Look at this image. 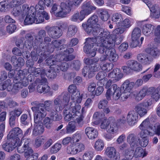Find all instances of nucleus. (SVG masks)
Here are the masks:
<instances>
[{"label": "nucleus", "mask_w": 160, "mask_h": 160, "mask_svg": "<svg viewBox=\"0 0 160 160\" xmlns=\"http://www.w3.org/2000/svg\"><path fill=\"white\" fill-rule=\"evenodd\" d=\"M70 99V96L67 92H63L55 98L53 101V106L52 105V101L47 100L45 101V109L49 105L48 108H52L58 112L61 111L63 108V106L68 105Z\"/></svg>", "instance_id": "1"}, {"label": "nucleus", "mask_w": 160, "mask_h": 160, "mask_svg": "<svg viewBox=\"0 0 160 160\" xmlns=\"http://www.w3.org/2000/svg\"><path fill=\"white\" fill-rule=\"evenodd\" d=\"M98 21V16L93 14L88 19L86 22L83 23L82 26L88 34L91 35L94 29L98 27H100L99 25L97 24Z\"/></svg>", "instance_id": "2"}, {"label": "nucleus", "mask_w": 160, "mask_h": 160, "mask_svg": "<svg viewBox=\"0 0 160 160\" xmlns=\"http://www.w3.org/2000/svg\"><path fill=\"white\" fill-rule=\"evenodd\" d=\"M36 115V116H34L35 124L32 134V135L34 136L40 135L44 132L43 124L41 122V121L46 116L44 113L39 116L37 114Z\"/></svg>", "instance_id": "3"}, {"label": "nucleus", "mask_w": 160, "mask_h": 160, "mask_svg": "<svg viewBox=\"0 0 160 160\" xmlns=\"http://www.w3.org/2000/svg\"><path fill=\"white\" fill-rule=\"evenodd\" d=\"M98 42L97 46L98 47L96 50L100 53L103 54L105 52V54H108L109 52V50L112 48L113 42L112 40H103L101 39Z\"/></svg>", "instance_id": "4"}, {"label": "nucleus", "mask_w": 160, "mask_h": 160, "mask_svg": "<svg viewBox=\"0 0 160 160\" xmlns=\"http://www.w3.org/2000/svg\"><path fill=\"white\" fill-rule=\"evenodd\" d=\"M127 66H124L122 68L123 72L128 74L129 73L130 70L135 71L139 72L142 70V66L141 64L136 60H130L128 61L126 63Z\"/></svg>", "instance_id": "5"}, {"label": "nucleus", "mask_w": 160, "mask_h": 160, "mask_svg": "<svg viewBox=\"0 0 160 160\" xmlns=\"http://www.w3.org/2000/svg\"><path fill=\"white\" fill-rule=\"evenodd\" d=\"M122 92L121 88L118 87L117 84L112 85L107 90L106 94L107 99L108 100H110L111 96L112 95L114 99L115 100H118L120 98Z\"/></svg>", "instance_id": "6"}, {"label": "nucleus", "mask_w": 160, "mask_h": 160, "mask_svg": "<svg viewBox=\"0 0 160 160\" xmlns=\"http://www.w3.org/2000/svg\"><path fill=\"white\" fill-rule=\"evenodd\" d=\"M82 10L80 12L81 15L80 19L83 20L86 16L89 15L92 12L96 9V7L91 5L90 2H85L82 4L81 7Z\"/></svg>", "instance_id": "7"}, {"label": "nucleus", "mask_w": 160, "mask_h": 160, "mask_svg": "<svg viewBox=\"0 0 160 160\" xmlns=\"http://www.w3.org/2000/svg\"><path fill=\"white\" fill-rule=\"evenodd\" d=\"M91 35L97 37L98 38V39L103 40H107L112 37L109 32L103 30L100 27H98L94 28L93 33H92Z\"/></svg>", "instance_id": "8"}, {"label": "nucleus", "mask_w": 160, "mask_h": 160, "mask_svg": "<svg viewBox=\"0 0 160 160\" xmlns=\"http://www.w3.org/2000/svg\"><path fill=\"white\" fill-rule=\"evenodd\" d=\"M28 73H33L35 77L40 76V78H37V79H40V83L46 82L47 81L46 78L45 77V71L43 68H30L28 69Z\"/></svg>", "instance_id": "9"}, {"label": "nucleus", "mask_w": 160, "mask_h": 160, "mask_svg": "<svg viewBox=\"0 0 160 160\" xmlns=\"http://www.w3.org/2000/svg\"><path fill=\"white\" fill-rule=\"evenodd\" d=\"M48 35L51 38H60L62 34V30L60 27L52 26L50 27L47 26L45 27Z\"/></svg>", "instance_id": "10"}, {"label": "nucleus", "mask_w": 160, "mask_h": 160, "mask_svg": "<svg viewBox=\"0 0 160 160\" xmlns=\"http://www.w3.org/2000/svg\"><path fill=\"white\" fill-rule=\"evenodd\" d=\"M31 105L35 106L31 108L32 110L34 112V116H36L37 114H38L39 116L43 113L45 114V115H46L47 113L45 108V101L44 103H39L36 101L33 102L31 103Z\"/></svg>", "instance_id": "11"}, {"label": "nucleus", "mask_w": 160, "mask_h": 160, "mask_svg": "<svg viewBox=\"0 0 160 160\" xmlns=\"http://www.w3.org/2000/svg\"><path fill=\"white\" fill-rule=\"evenodd\" d=\"M18 143L17 139L7 138L6 142L2 145V148L6 151L11 152L17 147Z\"/></svg>", "instance_id": "12"}, {"label": "nucleus", "mask_w": 160, "mask_h": 160, "mask_svg": "<svg viewBox=\"0 0 160 160\" xmlns=\"http://www.w3.org/2000/svg\"><path fill=\"white\" fill-rule=\"evenodd\" d=\"M61 12L59 14V17L63 18L69 13L73 8L71 1H67L66 2H62L61 3Z\"/></svg>", "instance_id": "13"}, {"label": "nucleus", "mask_w": 160, "mask_h": 160, "mask_svg": "<svg viewBox=\"0 0 160 160\" xmlns=\"http://www.w3.org/2000/svg\"><path fill=\"white\" fill-rule=\"evenodd\" d=\"M69 65L66 62H61V61L58 60L54 65L51 66V68L58 74L61 71L64 72L68 68Z\"/></svg>", "instance_id": "14"}, {"label": "nucleus", "mask_w": 160, "mask_h": 160, "mask_svg": "<svg viewBox=\"0 0 160 160\" xmlns=\"http://www.w3.org/2000/svg\"><path fill=\"white\" fill-rule=\"evenodd\" d=\"M28 10V7L25 5L22 6H17L14 8L11 12V13L15 17L21 16L23 18L25 16V13Z\"/></svg>", "instance_id": "15"}, {"label": "nucleus", "mask_w": 160, "mask_h": 160, "mask_svg": "<svg viewBox=\"0 0 160 160\" xmlns=\"http://www.w3.org/2000/svg\"><path fill=\"white\" fill-rule=\"evenodd\" d=\"M138 119V114L134 110L130 111L126 118L127 123L131 126L134 125L137 122Z\"/></svg>", "instance_id": "16"}, {"label": "nucleus", "mask_w": 160, "mask_h": 160, "mask_svg": "<svg viewBox=\"0 0 160 160\" xmlns=\"http://www.w3.org/2000/svg\"><path fill=\"white\" fill-rule=\"evenodd\" d=\"M22 132L21 129L18 127L13 128L9 132L7 136L8 138H11L12 139H17V141L18 142L19 138L22 137Z\"/></svg>", "instance_id": "17"}, {"label": "nucleus", "mask_w": 160, "mask_h": 160, "mask_svg": "<svg viewBox=\"0 0 160 160\" xmlns=\"http://www.w3.org/2000/svg\"><path fill=\"white\" fill-rule=\"evenodd\" d=\"M139 137L134 133L129 134L127 137V141L130 144L131 147L133 148L139 146L138 139Z\"/></svg>", "instance_id": "18"}, {"label": "nucleus", "mask_w": 160, "mask_h": 160, "mask_svg": "<svg viewBox=\"0 0 160 160\" xmlns=\"http://www.w3.org/2000/svg\"><path fill=\"white\" fill-rule=\"evenodd\" d=\"M48 107L49 105L48 106H47L46 109H45V110L49 112L50 116L52 121H59L61 120L62 119V116L58 114L57 113L58 112L56 110H53L52 108H49Z\"/></svg>", "instance_id": "19"}, {"label": "nucleus", "mask_w": 160, "mask_h": 160, "mask_svg": "<svg viewBox=\"0 0 160 160\" xmlns=\"http://www.w3.org/2000/svg\"><path fill=\"white\" fill-rule=\"evenodd\" d=\"M138 60L144 64H149L152 61V58L145 53H140L137 56Z\"/></svg>", "instance_id": "20"}, {"label": "nucleus", "mask_w": 160, "mask_h": 160, "mask_svg": "<svg viewBox=\"0 0 160 160\" xmlns=\"http://www.w3.org/2000/svg\"><path fill=\"white\" fill-rule=\"evenodd\" d=\"M33 33H27L25 36L26 41L24 42V46L28 49H30L33 46H35V44H33L34 40Z\"/></svg>", "instance_id": "21"}, {"label": "nucleus", "mask_w": 160, "mask_h": 160, "mask_svg": "<svg viewBox=\"0 0 160 160\" xmlns=\"http://www.w3.org/2000/svg\"><path fill=\"white\" fill-rule=\"evenodd\" d=\"M85 132L88 137L91 139H93L97 138L98 135L97 130L90 127L86 128L85 129Z\"/></svg>", "instance_id": "22"}, {"label": "nucleus", "mask_w": 160, "mask_h": 160, "mask_svg": "<svg viewBox=\"0 0 160 160\" xmlns=\"http://www.w3.org/2000/svg\"><path fill=\"white\" fill-rule=\"evenodd\" d=\"M150 94L153 100L157 102L160 98V87L157 88L154 87L149 88Z\"/></svg>", "instance_id": "23"}, {"label": "nucleus", "mask_w": 160, "mask_h": 160, "mask_svg": "<svg viewBox=\"0 0 160 160\" xmlns=\"http://www.w3.org/2000/svg\"><path fill=\"white\" fill-rule=\"evenodd\" d=\"M135 111L140 117H142L147 113L148 111L145 108L144 104L140 103L136 105L134 108Z\"/></svg>", "instance_id": "24"}, {"label": "nucleus", "mask_w": 160, "mask_h": 160, "mask_svg": "<svg viewBox=\"0 0 160 160\" xmlns=\"http://www.w3.org/2000/svg\"><path fill=\"white\" fill-rule=\"evenodd\" d=\"M134 85V82H130L128 80H126L122 85L121 90L126 93H129Z\"/></svg>", "instance_id": "25"}, {"label": "nucleus", "mask_w": 160, "mask_h": 160, "mask_svg": "<svg viewBox=\"0 0 160 160\" xmlns=\"http://www.w3.org/2000/svg\"><path fill=\"white\" fill-rule=\"evenodd\" d=\"M11 61L13 66L17 68L24 65V59L21 57H19L18 59L15 56H13L11 57Z\"/></svg>", "instance_id": "26"}, {"label": "nucleus", "mask_w": 160, "mask_h": 160, "mask_svg": "<svg viewBox=\"0 0 160 160\" xmlns=\"http://www.w3.org/2000/svg\"><path fill=\"white\" fill-rule=\"evenodd\" d=\"M145 52L154 58H158L160 55V51L157 48L152 47L148 48L145 49Z\"/></svg>", "instance_id": "27"}, {"label": "nucleus", "mask_w": 160, "mask_h": 160, "mask_svg": "<svg viewBox=\"0 0 160 160\" xmlns=\"http://www.w3.org/2000/svg\"><path fill=\"white\" fill-rule=\"evenodd\" d=\"M123 76V74L120 72L119 69L118 68L114 69L113 71L110 72L108 77L110 78H114L117 81L121 79Z\"/></svg>", "instance_id": "28"}, {"label": "nucleus", "mask_w": 160, "mask_h": 160, "mask_svg": "<svg viewBox=\"0 0 160 160\" xmlns=\"http://www.w3.org/2000/svg\"><path fill=\"white\" fill-rule=\"evenodd\" d=\"M40 79H36L37 82L39 83L38 85L37 90L38 92L42 93V92L47 93L49 91L50 88L47 85L44 84L45 83H40Z\"/></svg>", "instance_id": "29"}, {"label": "nucleus", "mask_w": 160, "mask_h": 160, "mask_svg": "<svg viewBox=\"0 0 160 160\" xmlns=\"http://www.w3.org/2000/svg\"><path fill=\"white\" fill-rule=\"evenodd\" d=\"M35 46H33L34 51L31 52L30 56L32 60L33 61H36L38 58V54L40 52V49L38 47V44L37 42H35Z\"/></svg>", "instance_id": "30"}, {"label": "nucleus", "mask_w": 160, "mask_h": 160, "mask_svg": "<svg viewBox=\"0 0 160 160\" xmlns=\"http://www.w3.org/2000/svg\"><path fill=\"white\" fill-rule=\"evenodd\" d=\"M154 29V26L151 24H145L142 27V33L146 36H149L152 33Z\"/></svg>", "instance_id": "31"}, {"label": "nucleus", "mask_w": 160, "mask_h": 160, "mask_svg": "<svg viewBox=\"0 0 160 160\" xmlns=\"http://www.w3.org/2000/svg\"><path fill=\"white\" fill-rule=\"evenodd\" d=\"M149 91V88L146 86L143 87L137 94L136 97V99L138 100H142L146 95L150 94Z\"/></svg>", "instance_id": "32"}, {"label": "nucleus", "mask_w": 160, "mask_h": 160, "mask_svg": "<svg viewBox=\"0 0 160 160\" xmlns=\"http://www.w3.org/2000/svg\"><path fill=\"white\" fill-rule=\"evenodd\" d=\"M12 86L11 80L10 79H8L3 83H0V89L4 90L6 89L8 91L12 90Z\"/></svg>", "instance_id": "33"}, {"label": "nucleus", "mask_w": 160, "mask_h": 160, "mask_svg": "<svg viewBox=\"0 0 160 160\" xmlns=\"http://www.w3.org/2000/svg\"><path fill=\"white\" fill-rule=\"evenodd\" d=\"M93 48L88 44H85L84 47V51L88 54L89 57H94L96 55V50L95 48Z\"/></svg>", "instance_id": "34"}, {"label": "nucleus", "mask_w": 160, "mask_h": 160, "mask_svg": "<svg viewBox=\"0 0 160 160\" xmlns=\"http://www.w3.org/2000/svg\"><path fill=\"white\" fill-rule=\"evenodd\" d=\"M111 119L112 121V122H110V127L108 129L107 131L108 132L112 133L113 134L117 132L118 128L116 123L114 122V118L113 117H109V120L110 121Z\"/></svg>", "instance_id": "35"}, {"label": "nucleus", "mask_w": 160, "mask_h": 160, "mask_svg": "<svg viewBox=\"0 0 160 160\" xmlns=\"http://www.w3.org/2000/svg\"><path fill=\"white\" fill-rule=\"evenodd\" d=\"M98 14L101 19L103 21H107L109 17V15L107 10L101 8L98 10Z\"/></svg>", "instance_id": "36"}, {"label": "nucleus", "mask_w": 160, "mask_h": 160, "mask_svg": "<svg viewBox=\"0 0 160 160\" xmlns=\"http://www.w3.org/2000/svg\"><path fill=\"white\" fill-rule=\"evenodd\" d=\"M112 20L113 24H116L117 27H119L121 25V22L122 21L123 18L121 14L117 13L113 16Z\"/></svg>", "instance_id": "37"}, {"label": "nucleus", "mask_w": 160, "mask_h": 160, "mask_svg": "<svg viewBox=\"0 0 160 160\" xmlns=\"http://www.w3.org/2000/svg\"><path fill=\"white\" fill-rule=\"evenodd\" d=\"M109 52L110 53L108 54L109 60L112 62L116 61L118 59V55L116 54L115 50L112 48L110 50H109Z\"/></svg>", "instance_id": "38"}, {"label": "nucleus", "mask_w": 160, "mask_h": 160, "mask_svg": "<svg viewBox=\"0 0 160 160\" xmlns=\"http://www.w3.org/2000/svg\"><path fill=\"white\" fill-rule=\"evenodd\" d=\"M106 153L108 157L110 158H115V159H117V157H116V151L113 147L107 148L106 150Z\"/></svg>", "instance_id": "39"}, {"label": "nucleus", "mask_w": 160, "mask_h": 160, "mask_svg": "<svg viewBox=\"0 0 160 160\" xmlns=\"http://www.w3.org/2000/svg\"><path fill=\"white\" fill-rule=\"evenodd\" d=\"M153 125L151 124L149 121V118H147L142 122V123L139 126V128L140 129H152Z\"/></svg>", "instance_id": "40"}, {"label": "nucleus", "mask_w": 160, "mask_h": 160, "mask_svg": "<svg viewBox=\"0 0 160 160\" xmlns=\"http://www.w3.org/2000/svg\"><path fill=\"white\" fill-rule=\"evenodd\" d=\"M95 38H88L86 39V42H85V44H88L91 47H93L94 45H97V43L98 41H100L101 39H98V38L97 37H94Z\"/></svg>", "instance_id": "41"}, {"label": "nucleus", "mask_w": 160, "mask_h": 160, "mask_svg": "<svg viewBox=\"0 0 160 160\" xmlns=\"http://www.w3.org/2000/svg\"><path fill=\"white\" fill-rule=\"evenodd\" d=\"M46 35V31L43 29H42L39 31L37 35L34 37L35 40L36 41H42L43 40V38Z\"/></svg>", "instance_id": "42"}, {"label": "nucleus", "mask_w": 160, "mask_h": 160, "mask_svg": "<svg viewBox=\"0 0 160 160\" xmlns=\"http://www.w3.org/2000/svg\"><path fill=\"white\" fill-rule=\"evenodd\" d=\"M124 38V37L122 35H120L119 36L116 37L115 36H112L108 40H112L113 45L112 48L114 45V44H119L122 41Z\"/></svg>", "instance_id": "43"}, {"label": "nucleus", "mask_w": 160, "mask_h": 160, "mask_svg": "<svg viewBox=\"0 0 160 160\" xmlns=\"http://www.w3.org/2000/svg\"><path fill=\"white\" fill-rule=\"evenodd\" d=\"M51 56L46 60V63L47 65L50 66V68L52 65H54L56 62L59 60V58H58V54L56 55L54 57Z\"/></svg>", "instance_id": "44"}, {"label": "nucleus", "mask_w": 160, "mask_h": 160, "mask_svg": "<svg viewBox=\"0 0 160 160\" xmlns=\"http://www.w3.org/2000/svg\"><path fill=\"white\" fill-rule=\"evenodd\" d=\"M77 27L74 25H70L68 28L67 32V36L69 37L73 36L77 32Z\"/></svg>", "instance_id": "45"}, {"label": "nucleus", "mask_w": 160, "mask_h": 160, "mask_svg": "<svg viewBox=\"0 0 160 160\" xmlns=\"http://www.w3.org/2000/svg\"><path fill=\"white\" fill-rule=\"evenodd\" d=\"M104 146V144L103 141L101 139H98L95 142L94 147L96 151H100L103 150Z\"/></svg>", "instance_id": "46"}, {"label": "nucleus", "mask_w": 160, "mask_h": 160, "mask_svg": "<svg viewBox=\"0 0 160 160\" xmlns=\"http://www.w3.org/2000/svg\"><path fill=\"white\" fill-rule=\"evenodd\" d=\"M72 93V99L74 100V102L76 101V102L78 103H80L82 100V96L80 95V92L78 90L76 92H74Z\"/></svg>", "instance_id": "47"}, {"label": "nucleus", "mask_w": 160, "mask_h": 160, "mask_svg": "<svg viewBox=\"0 0 160 160\" xmlns=\"http://www.w3.org/2000/svg\"><path fill=\"white\" fill-rule=\"evenodd\" d=\"M67 152L68 154L72 155H75L78 153L74 143L67 147Z\"/></svg>", "instance_id": "48"}, {"label": "nucleus", "mask_w": 160, "mask_h": 160, "mask_svg": "<svg viewBox=\"0 0 160 160\" xmlns=\"http://www.w3.org/2000/svg\"><path fill=\"white\" fill-rule=\"evenodd\" d=\"M90 72L91 73L90 74L89 77H92L94 75V72L98 71L100 69L99 65L98 64H94L89 66Z\"/></svg>", "instance_id": "49"}, {"label": "nucleus", "mask_w": 160, "mask_h": 160, "mask_svg": "<svg viewBox=\"0 0 160 160\" xmlns=\"http://www.w3.org/2000/svg\"><path fill=\"white\" fill-rule=\"evenodd\" d=\"M51 12L52 13H55L56 12V16L59 17L58 14L61 12V4L58 5L56 3L54 4L52 7Z\"/></svg>", "instance_id": "50"}, {"label": "nucleus", "mask_w": 160, "mask_h": 160, "mask_svg": "<svg viewBox=\"0 0 160 160\" xmlns=\"http://www.w3.org/2000/svg\"><path fill=\"white\" fill-rule=\"evenodd\" d=\"M79 103H77L73 101L71 102L70 103L71 108L72 109L71 111L73 113H75L81 108L80 105L78 104Z\"/></svg>", "instance_id": "51"}, {"label": "nucleus", "mask_w": 160, "mask_h": 160, "mask_svg": "<svg viewBox=\"0 0 160 160\" xmlns=\"http://www.w3.org/2000/svg\"><path fill=\"white\" fill-rule=\"evenodd\" d=\"M74 58L72 55H69L64 56L61 54H58V58H59V60L61 61V62L62 61H71Z\"/></svg>", "instance_id": "52"}, {"label": "nucleus", "mask_w": 160, "mask_h": 160, "mask_svg": "<svg viewBox=\"0 0 160 160\" xmlns=\"http://www.w3.org/2000/svg\"><path fill=\"white\" fill-rule=\"evenodd\" d=\"M35 17L34 16H28L27 15L24 20V23L25 25H28L35 23Z\"/></svg>", "instance_id": "53"}, {"label": "nucleus", "mask_w": 160, "mask_h": 160, "mask_svg": "<svg viewBox=\"0 0 160 160\" xmlns=\"http://www.w3.org/2000/svg\"><path fill=\"white\" fill-rule=\"evenodd\" d=\"M9 2L8 0H5L0 2V11H4L9 7Z\"/></svg>", "instance_id": "54"}, {"label": "nucleus", "mask_w": 160, "mask_h": 160, "mask_svg": "<svg viewBox=\"0 0 160 160\" xmlns=\"http://www.w3.org/2000/svg\"><path fill=\"white\" fill-rule=\"evenodd\" d=\"M141 131L139 133L140 138H148L147 136L151 135L152 134V133L146 129L143 128V129H141Z\"/></svg>", "instance_id": "55"}, {"label": "nucleus", "mask_w": 160, "mask_h": 160, "mask_svg": "<svg viewBox=\"0 0 160 160\" xmlns=\"http://www.w3.org/2000/svg\"><path fill=\"white\" fill-rule=\"evenodd\" d=\"M76 130V126L74 122H70L66 128L67 133H71Z\"/></svg>", "instance_id": "56"}, {"label": "nucleus", "mask_w": 160, "mask_h": 160, "mask_svg": "<svg viewBox=\"0 0 160 160\" xmlns=\"http://www.w3.org/2000/svg\"><path fill=\"white\" fill-rule=\"evenodd\" d=\"M25 5L27 6L28 9V10L25 13V16L26 15H28V16H34L35 17L36 11L35 7L33 6H31L29 8L28 5Z\"/></svg>", "instance_id": "57"}, {"label": "nucleus", "mask_w": 160, "mask_h": 160, "mask_svg": "<svg viewBox=\"0 0 160 160\" xmlns=\"http://www.w3.org/2000/svg\"><path fill=\"white\" fill-rule=\"evenodd\" d=\"M134 155V151L133 150L127 149L125 150L124 156L128 160H131Z\"/></svg>", "instance_id": "58"}, {"label": "nucleus", "mask_w": 160, "mask_h": 160, "mask_svg": "<svg viewBox=\"0 0 160 160\" xmlns=\"http://www.w3.org/2000/svg\"><path fill=\"white\" fill-rule=\"evenodd\" d=\"M141 34V30L138 28H136L133 30L132 34V38L139 39Z\"/></svg>", "instance_id": "59"}, {"label": "nucleus", "mask_w": 160, "mask_h": 160, "mask_svg": "<svg viewBox=\"0 0 160 160\" xmlns=\"http://www.w3.org/2000/svg\"><path fill=\"white\" fill-rule=\"evenodd\" d=\"M58 74L51 68L46 72H45V76L46 75L48 78L52 79L55 78Z\"/></svg>", "instance_id": "60"}, {"label": "nucleus", "mask_w": 160, "mask_h": 160, "mask_svg": "<svg viewBox=\"0 0 160 160\" xmlns=\"http://www.w3.org/2000/svg\"><path fill=\"white\" fill-rule=\"evenodd\" d=\"M62 145L59 143H56L50 148V152L51 153H55L58 152L61 149Z\"/></svg>", "instance_id": "61"}, {"label": "nucleus", "mask_w": 160, "mask_h": 160, "mask_svg": "<svg viewBox=\"0 0 160 160\" xmlns=\"http://www.w3.org/2000/svg\"><path fill=\"white\" fill-rule=\"evenodd\" d=\"M94 156L93 152L91 151H86L83 156L84 160H91Z\"/></svg>", "instance_id": "62"}, {"label": "nucleus", "mask_w": 160, "mask_h": 160, "mask_svg": "<svg viewBox=\"0 0 160 160\" xmlns=\"http://www.w3.org/2000/svg\"><path fill=\"white\" fill-rule=\"evenodd\" d=\"M22 113V109L21 108H16L14 110L10 112L9 114L17 118L19 117Z\"/></svg>", "instance_id": "63"}, {"label": "nucleus", "mask_w": 160, "mask_h": 160, "mask_svg": "<svg viewBox=\"0 0 160 160\" xmlns=\"http://www.w3.org/2000/svg\"><path fill=\"white\" fill-rule=\"evenodd\" d=\"M52 121L51 118L46 117L43 121V123L45 127L47 128H50L52 125Z\"/></svg>", "instance_id": "64"}]
</instances>
